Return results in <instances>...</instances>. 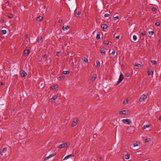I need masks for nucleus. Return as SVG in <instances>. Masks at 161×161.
Returning a JSON list of instances; mask_svg holds the SVG:
<instances>
[{"mask_svg":"<svg viewBox=\"0 0 161 161\" xmlns=\"http://www.w3.org/2000/svg\"><path fill=\"white\" fill-rule=\"evenodd\" d=\"M115 50H114L111 53V54L112 55H114V54H115Z\"/></svg>","mask_w":161,"mask_h":161,"instance_id":"obj_43","label":"nucleus"},{"mask_svg":"<svg viewBox=\"0 0 161 161\" xmlns=\"http://www.w3.org/2000/svg\"><path fill=\"white\" fill-rule=\"evenodd\" d=\"M128 100L126 99L124 100L123 102V104H126L128 103Z\"/></svg>","mask_w":161,"mask_h":161,"instance_id":"obj_27","label":"nucleus"},{"mask_svg":"<svg viewBox=\"0 0 161 161\" xmlns=\"http://www.w3.org/2000/svg\"><path fill=\"white\" fill-rule=\"evenodd\" d=\"M70 28V26L69 25L67 26H64L63 27V29L64 30H68Z\"/></svg>","mask_w":161,"mask_h":161,"instance_id":"obj_16","label":"nucleus"},{"mask_svg":"<svg viewBox=\"0 0 161 161\" xmlns=\"http://www.w3.org/2000/svg\"><path fill=\"white\" fill-rule=\"evenodd\" d=\"M8 17L10 19H12L13 17V16L12 14H9L8 15Z\"/></svg>","mask_w":161,"mask_h":161,"instance_id":"obj_37","label":"nucleus"},{"mask_svg":"<svg viewBox=\"0 0 161 161\" xmlns=\"http://www.w3.org/2000/svg\"><path fill=\"white\" fill-rule=\"evenodd\" d=\"M133 39L134 41H136L137 40V37L136 36L134 35L133 37Z\"/></svg>","mask_w":161,"mask_h":161,"instance_id":"obj_36","label":"nucleus"},{"mask_svg":"<svg viewBox=\"0 0 161 161\" xmlns=\"http://www.w3.org/2000/svg\"><path fill=\"white\" fill-rule=\"evenodd\" d=\"M124 159H128L130 158V155L129 154L125 155L124 157Z\"/></svg>","mask_w":161,"mask_h":161,"instance_id":"obj_19","label":"nucleus"},{"mask_svg":"<svg viewBox=\"0 0 161 161\" xmlns=\"http://www.w3.org/2000/svg\"><path fill=\"white\" fill-rule=\"evenodd\" d=\"M46 6L45 5H44L43 6H42V8H43V9H45V8H46Z\"/></svg>","mask_w":161,"mask_h":161,"instance_id":"obj_48","label":"nucleus"},{"mask_svg":"<svg viewBox=\"0 0 161 161\" xmlns=\"http://www.w3.org/2000/svg\"><path fill=\"white\" fill-rule=\"evenodd\" d=\"M145 34H146L145 31H143V32L141 33V35L143 36H144L145 35Z\"/></svg>","mask_w":161,"mask_h":161,"instance_id":"obj_45","label":"nucleus"},{"mask_svg":"<svg viewBox=\"0 0 161 161\" xmlns=\"http://www.w3.org/2000/svg\"><path fill=\"white\" fill-rule=\"evenodd\" d=\"M58 86L57 85H56L54 86H52L50 87V88L51 90H54L55 89L58 88Z\"/></svg>","mask_w":161,"mask_h":161,"instance_id":"obj_11","label":"nucleus"},{"mask_svg":"<svg viewBox=\"0 0 161 161\" xmlns=\"http://www.w3.org/2000/svg\"><path fill=\"white\" fill-rule=\"evenodd\" d=\"M151 62L154 65L156 64L157 63L156 61L155 60H151Z\"/></svg>","mask_w":161,"mask_h":161,"instance_id":"obj_33","label":"nucleus"},{"mask_svg":"<svg viewBox=\"0 0 161 161\" xmlns=\"http://www.w3.org/2000/svg\"><path fill=\"white\" fill-rule=\"evenodd\" d=\"M124 79V75L121 73L120 75L119 80L117 82V84L121 82Z\"/></svg>","mask_w":161,"mask_h":161,"instance_id":"obj_4","label":"nucleus"},{"mask_svg":"<svg viewBox=\"0 0 161 161\" xmlns=\"http://www.w3.org/2000/svg\"><path fill=\"white\" fill-rule=\"evenodd\" d=\"M7 31L5 30H3L2 31L1 33L2 34H5L6 33Z\"/></svg>","mask_w":161,"mask_h":161,"instance_id":"obj_29","label":"nucleus"},{"mask_svg":"<svg viewBox=\"0 0 161 161\" xmlns=\"http://www.w3.org/2000/svg\"><path fill=\"white\" fill-rule=\"evenodd\" d=\"M20 74L21 76L23 77L26 76L27 75V73L24 71H22L21 72Z\"/></svg>","mask_w":161,"mask_h":161,"instance_id":"obj_7","label":"nucleus"},{"mask_svg":"<svg viewBox=\"0 0 161 161\" xmlns=\"http://www.w3.org/2000/svg\"><path fill=\"white\" fill-rule=\"evenodd\" d=\"M100 52L102 55H105V51L103 48H101L100 49Z\"/></svg>","mask_w":161,"mask_h":161,"instance_id":"obj_10","label":"nucleus"},{"mask_svg":"<svg viewBox=\"0 0 161 161\" xmlns=\"http://www.w3.org/2000/svg\"><path fill=\"white\" fill-rule=\"evenodd\" d=\"M7 150V149L6 148H3L2 149L1 153H5Z\"/></svg>","mask_w":161,"mask_h":161,"instance_id":"obj_25","label":"nucleus"},{"mask_svg":"<svg viewBox=\"0 0 161 161\" xmlns=\"http://www.w3.org/2000/svg\"><path fill=\"white\" fill-rule=\"evenodd\" d=\"M103 43L105 45H108V44L109 42L107 40L104 41L103 42Z\"/></svg>","mask_w":161,"mask_h":161,"instance_id":"obj_28","label":"nucleus"},{"mask_svg":"<svg viewBox=\"0 0 161 161\" xmlns=\"http://www.w3.org/2000/svg\"><path fill=\"white\" fill-rule=\"evenodd\" d=\"M138 146V144L137 143V142H135L133 144V146L134 147H136Z\"/></svg>","mask_w":161,"mask_h":161,"instance_id":"obj_39","label":"nucleus"},{"mask_svg":"<svg viewBox=\"0 0 161 161\" xmlns=\"http://www.w3.org/2000/svg\"><path fill=\"white\" fill-rule=\"evenodd\" d=\"M30 52L29 50L25 49L23 52V55L25 56H27L30 53Z\"/></svg>","mask_w":161,"mask_h":161,"instance_id":"obj_5","label":"nucleus"},{"mask_svg":"<svg viewBox=\"0 0 161 161\" xmlns=\"http://www.w3.org/2000/svg\"><path fill=\"white\" fill-rule=\"evenodd\" d=\"M134 65L138 67H142V65L138 63H135L134 64Z\"/></svg>","mask_w":161,"mask_h":161,"instance_id":"obj_23","label":"nucleus"},{"mask_svg":"<svg viewBox=\"0 0 161 161\" xmlns=\"http://www.w3.org/2000/svg\"><path fill=\"white\" fill-rule=\"evenodd\" d=\"M149 33L150 35L152 36L154 34V32L153 31H149Z\"/></svg>","mask_w":161,"mask_h":161,"instance_id":"obj_34","label":"nucleus"},{"mask_svg":"<svg viewBox=\"0 0 161 161\" xmlns=\"http://www.w3.org/2000/svg\"><path fill=\"white\" fill-rule=\"evenodd\" d=\"M151 140V139L150 138H147L145 139V142L146 143L149 142Z\"/></svg>","mask_w":161,"mask_h":161,"instance_id":"obj_30","label":"nucleus"},{"mask_svg":"<svg viewBox=\"0 0 161 161\" xmlns=\"http://www.w3.org/2000/svg\"><path fill=\"white\" fill-rule=\"evenodd\" d=\"M159 42H161V40H160L159 41Z\"/></svg>","mask_w":161,"mask_h":161,"instance_id":"obj_52","label":"nucleus"},{"mask_svg":"<svg viewBox=\"0 0 161 161\" xmlns=\"http://www.w3.org/2000/svg\"><path fill=\"white\" fill-rule=\"evenodd\" d=\"M4 21V19H2V20H1V22H3V21Z\"/></svg>","mask_w":161,"mask_h":161,"instance_id":"obj_51","label":"nucleus"},{"mask_svg":"<svg viewBox=\"0 0 161 161\" xmlns=\"http://www.w3.org/2000/svg\"><path fill=\"white\" fill-rule=\"evenodd\" d=\"M0 85H3V83H2V82H0Z\"/></svg>","mask_w":161,"mask_h":161,"instance_id":"obj_50","label":"nucleus"},{"mask_svg":"<svg viewBox=\"0 0 161 161\" xmlns=\"http://www.w3.org/2000/svg\"><path fill=\"white\" fill-rule=\"evenodd\" d=\"M109 16V14H106L104 15V17H108Z\"/></svg>","mask_w":161,"mask_h":161,"instance_id":"obj_44","label":"nucleus"},{"mask_svg":"<svg viewBox=\"0 0 161 161\" xmlns=\"http://www.w3.org/2000/svg\"><path fill=\"white\" fill-rule=\"evenodd\" d=\"M43 57L45 58H47V56L46 54H44L43 56Z\"/></svg>","mask_w":161,"mask_h":161,"instance_id":"obj_49","label":"nucleus"},{"mask_svg":"<svg viewBox=\"0 0 161 161\" xmlns=\"http://www.w3.org/2000/svg\"><path fill=\"white\" fill-rule=\"evenodd\" d=\"M151 125V124H149L147 125H144L143 127H142V129H146L149 128Z\"/></svg>","mask_w":161,"mask_h":161,"instance_id":"obj_9","label":"nucleus"},{"mask_svg":"<svg viewBox=\"0 0 161 161\" xmlns=\"http://www.w3.org/2000/svg\"><path fill=\"white\" fill-rule=\"evenodd\" d=\"M96 77H92V78L91 80L92 81H94L95 80Z\"/></svg>","mask_w":161,"mask_h":161,"instance_id":"obj_41","label":"nucleus"},{"mask_svg":"<svg viewBox=\"0 0 161 161\" xmlns=\"http://www.w3.org/2000/svg\"><path fill=\"white\" fill-rule=\"evenodd\" d=\"M78 124V121H73L71 123V126L74 127L76 126Z\"/></svg>","mask_w":161,"mask_h":161,"instance_id":"obj_6","label":"nucleus"},{"mask_svg":"<svg viewBox=\"0 0 161 161\" xmlns=\"http://www.w3.org/2000/svg\"><path fill=\"white\" fill-rule=\"evenodd\" d=\"M58 96L57 95L53 96L51 99L52 101L55 100L57 98Z\"/></svg>","mask_w":161,"mask_h":161,"instance_id":"obj_13","label":"nucleus"},{"mask_svg":"<svg viewBox=\"0 0 161 161\" xmlns=\"http://www.w3.org/2000/svg\"><path fill=\"white\" fill-rule=\"evenodd\" d=\"M152 10L153 12H155L156 11L157 9L156 8L153 7L152 8Z\"/></svg>","mask_w":161,"mask_h":161,"instance_id":"obj_40","label":"nucleus"},{"mask_svg":"<svg viewBox=\"0 0 161 161\" xmlns=\"http://www.w3.org/2000/svg\"><path fill=\"white\" fill-rule=\"evenodd\" d=\"M69 71H64L63 72V73L65 75H68L69 73Z\"/></svg>","mask_w":161,"mask_h":161,"instance_id":"obj_24","label":"nucleus"},{"mask_svg":"<svg viewBox=\"0 0 161 161\" xmlns=\"http://www.w3.org/2000/svg\"><path fill=\"white\" fill-rule=\"evenodd\" d=\"M60 77V78H61V76H60V77Z\"/></svg>","mask_w":161,"mask_h":161,"instance_id":"obj_53","label":"nucleus"},{"mask_svg":"<svg viewBox=\"0 0 161 161\" xmlns=\"http://www.w3.org/2000/svg\"><path fill=\"white\" fill-rule=\"evenodd\" d=\"M125 75L126 77H129L130 76V74L129 72H127L126 73Z\"/></svg>","mask_w":161,"mask_h":161,"instance_id":"obj_38","label":"nucleus"},{"mask_svg":"<svg viewBox=\"0 0 161 161\" xmlns=\"http://www.w3.org/2000/svg\"><path fill=\"white\" fill-rule=\"evenodd\" d=\"M97 63V68H99L100 66V63L99 61H97L96 62Z\"/></svg>","mask_w":161,"mask_h":161,"instance_id":"obj_22","label":"nucleus"},{"mask_svg":"<svg viewBox=\"0 0 161 161\" xmlns=\"http://www.w3.org/2000/svg\"><path fill=\"white\" fill-rule=\"evenodd\" d=\"M122 121H130V120H129V119H124L122 120Z\"/></svg>","mask_w":161,"mask_h":161,"instance_id":"obj_47","label":"nucleus"},{"mask_svg":"<svg viewBox=\"0 0 161 161\" xmlns=\"http://www.w3.org/2000/svg\"><path fill=\"white\" fill-rule=\"evenodd\" d=\"M54 156V154H51L50 155H49L48 156L44 158V160L45 161L47 160H48V159L53 157Z\"/></svg>","mask_w":161,"mask_h":161,"instance_id":"obj_8","label":"nucleus"},{"mask_svg":"<svg viewBox=\"0 0 161 161\" xmlns=\"http://www.w3.org/2000/svg\"><path fill=\"white\" fill-rule=\"evenodd\" d=\"M43 19V18L42 16H39L36 18V20L38 21H40L42 20Z\"/></svg>","mask_w":161,"mask_h":161,"instance_id":"obj_14","label":"nucleus"},{"mask_svg":"<svg viewBox=\"0 0 161 161\" xmlns=\"http://www.w3.org/2000/svg\"><path fill=\"white\" fill-rule=\"evenodd\" d=\"M153 73V72L151 69H149L148 71V75H152Z\"/></svg>","mask_w":161,"mask_h":161,"instance_id":"obj_15","label":"nucleus"},{"mask_svg":"<svg viewBox=\"0 0 161 161\" xmlns=\"http://www.w3.org/2000/svg\"><path fill=\"white\" fill-rule=\"evenodd\" d=\"M123 123L127 125H130L131 124V121H123Z\"/></svg>","mask_w":161,"mask_h":161,"instance_id":"obj_21","label":"nucleus"},{"mask_svg":"<svg viewBox=\"0 0 161 161\" xmlns=\"http://www.w3.org/2000/svg\"><path fill=\"white\" fill-rule=\"evenodd\" d=\"M42 39V37H39L37 39V42H40Z\"/></svg>","mask_w":161,"mask_h":161,"instance_id":"obj_35","label":"nucleus"},{"mask_svg":"<svg viewBox=\"0 0 161 161\" xmlns=\"http://www.w3.org/2000/svg\"><path fill=\"white\" fill-rule=\"evenodd\" d=\"M100 37V34H97L96 36V39H99Z\"/></svg>","mask_w":161,"mask_h":161,"instance_id":"obj_26","label":"nucleus"},{"mask_svg":"<svg viewBox=\"0 0 161 161\" xmlns=\"http://www.w3.org/2000/svg\"><path fill=\"white\" fill-rule=\"evenodd\" d=\"M147 96L145 94H142L140 97L139 101L140 102H144L147 98Z\"/></svg>","mask_w":161,"mask_h":161,"instance_id":"obj_2","label":"nucleus"},{"mask_svg":"<svg viewBox=\"0 0 161 161\" xmlns=\"http://www.w3.org/2000/svg\"><path fill=\"white\" fill-rule=\"evenodd\" d=\"M119 18V17L118 16H117L116 17H114V20H116L117 19H118Z\"/></svg>","mask_w":161,"mask_h":161,"instance_id":"obj_42","label":"nucleus"},{"mask_svg":"<svg viewBox=\"0 0 161 161\" xmlns=\"http://www.w3.org/2000/svg\"><path fill=\"white\" fill-rule=\"evenodd\" d=\"M69 145V143L68 142H66L60 144L57 146V148L59 149H62L64 147H67Z\"/></svg>","mask_w":161,"mask_h":161,"instance_id":"obj_1","label":"nucleus"},{"mask_svg":"<svg viewBox=\"0 0 161 161\" xmlns=\"http://www.w3.org/2000/svg\"><path fill=\"white\" fill-rule=\"evenodd\" d=\"M82 61L83 62H85L86 63L88 62V59L85 57H83L82 59Z\"/></svg>","mask_w":161,"mask_h":161,"instance_id":"obj_20","label":"nucleus"},{"mask_svg":"<svg viewBox=\"0 0 161 161\" xmlns=\"http://www.w3.org/2000/svg\"><path fill=\"white\" fill-rule=\"evenodd\" d=\"M160 23L159 21H157L155 23V25L157 26H159L160 25Z\"/></svg>","mask_w":161,"mask_h":161,"instance_id":"obj_31","label":"nucleus"},{"mask_svg":"<svg viewBox=\"0 0 161 161\" xmlns=\"http://www.w3.org/2000/svg\"><path fill=\"white\" fill-rule=\"evenodd\" d=\"M119 114H120L128 115L129 114V112L128 110H124L120 111Z\"/></svg>","mask_w":161,"mask_h":161,"instance_id":"obj_3","label":"nucleus"},{"mask_svg":"<svg viewBox=\"0 0 161 161\" xmlns=\"http://www.w3.org/2000/svg\"><path fill=\"white\" fill-rule=\"evenodd\" d=\"M75 16L76 17H77L79 15L81 14V12H77L76 10L75 11Z\"/></svg>","mask_w":161,"mask_h":161,"instance_id":"obj_18","label":"nucleus"},{"mask_svg":"<svg viewBox=\"0 0 161 161\" xmlns=\"http://www.w3.org/2000/svg\"><path fill=\"white\" fill-rule=\"evenodd\" d=\"M108 26L106 24H103L101 25V28L103 29H106L107 28Z\"/></svg>","mask_w":161,"mask_h":161,"instance_id":"obj_12","label":"nucleus"},{"mask_svg":"<svg viewBox=\"0 0 161 161\" xmlns=\"http://www.w3.org/2000/svg\"><path fill=\"white\" fill-rule=\"evenodd\" d=\"M119 37H120L119 35H118L116 36V38L117 39H119Z\"/></svg>","mask_w":161,"mask_h":161,"instance_id":"obj_46","label":"nucleus"},{"mask_svg":"<svg viewBox=\"0 0 161 161\" xmlns=\"http://www.w3.org/2000/svg\"><path fill=\"white\" fill-rule=\"evenodd\" d=\"M61 52H58L56 53V55L57 56H59L61 55Z\"/></svg>","mask_w":161,"mask_h":161,"instance_id":"obj_32","label":"nucleus"},{"mask_svg":"<svg viewBox=\"0 0 161 161\" xmlns=\"http://www.w3.org/2000/svg\"><path fill=\"white\" fill-rule=\"evenodd\" d=\"M73 155H72V154H70V155H68L66 156L64 159H63V160H65L66 159H68V158H69L71 157H72V156H73Z\"/></svg>","mask_w":161,"mask_h":161,"instance_id":"obj_17","label":"nucleus"}]
</instances>
